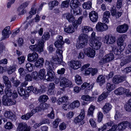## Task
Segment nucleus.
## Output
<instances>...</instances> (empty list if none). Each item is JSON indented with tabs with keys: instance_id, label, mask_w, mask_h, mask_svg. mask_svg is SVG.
Instances as JSON below:
<instances>
[{
	"instance_id": "obj_18",
	"label": "nucleus",
	"mask_w": 131,
	"mask_h": 131,
	"mask_svg": "<svg viewBox=\"0 0 131 131\" xmlns=\"http://www.w3.org/2000/svg\"><path fill=\"white\" fill-rule=\"evenodd\" d=\"M125 80V77L124 76H119L116 75L113 77V82L115 84H117Z\"/></svg>"
},
{
	"instance_id": "obj_39",
	"label": "nucleus",
	"mask_w": 131,
	"mask_h": 131,
	"mask_svg": "<svg viewBox=\"0 0 131 131\" xmlns=\"http://www.w3.org/2000/svg\"><path fill=\"white\" fill-rule=\"evenodd\" d=\"M84 9H90L92 7V3L91 1H88L85 2L82 5Z\"/></svg>"
},
{
	"instance_id": "obj_11",
	"label": "nucleus",
	"mask_w": 131,
	"mask_h": 131,
	"mask_svg": "<svg viewBox=\"0 0 131 131\" xmlns=\"http://www.w3.org/2000/svg\"><path fill=\"white\" fill-rule=\"evenodd\" d=\"M125 36L124 35L120 36L118 37L117 42L118 45L120 47L119 49L121 51H123L125 48L124 45V41L125 39Z\"/></svg>"
},
{
	"instance_id": "obj_22",
	"label": "nucleus",
	"mask_w": 131,
	"mask_h": 131,
	"mask_svg": "<svg viewBox=\"0 0 131 131\" xmlns=\"http://www.w3.org/2000/svg\"><path fill=\"white\" fill-rule=\"evenodd\" d=\"M5 117L9 119L11 121H15L16 119V117L13 114V113L10 111H6L4 114Z\"/></svg>"
},
{
	"instance_id": "obj_62",
	"label": "nucleus",
	"mask_w": 131,
	"mask_h": 131,
	"mask_svg": "<svg viewBox=\"0 0 131 131\" xmlns=\"http://www.w3.org/2000/svg\"><path fill=\"white\" fill-rule=\"evenodd\" d=\"M74 8V9L73 10V14L74 16L79 14L80 13L79 8Z\"/></svg>"
},
{
	"instance_id": "obj_41",
	"label": "nucleus",
	"mask_w": 131,
	"mask_h": 131,
	"mask_svg": "<svg viewBox=\"0 0 131 131\" xmlns=\"http://www.w3.org/2000/svg\"><path fill=\"white\" fill-rule=\"evenodd\" d=\"M80 103L79 101L77 100L73 102L70 104V107L73 109L75 108H78L80 106Z\"/></svg>"
},
{
	"instance_id": "obj_5",
	"label": "nucleus",
	"mask_w": 131,
	"mask_h": 131,
	"mask_svg": "<svg viewBox=\"0 0 131 131\" xmlns=\"http://www.w3.org/2000/svg\"><path fill=\"white\" fill-rule=\"evenodd\" d=\"M114 59V55L112 53H108L104 56L103 58L101 59L99 62L100 65H102L107 62L112 60Z\"/></svg>"
},
{
	"instance_id": "obj_59",
	"label": "nucleus",
	"mask_w": 131,
	"mask_h": 131,
	"mask_svg": "<svg viewBox=\"0 0 131 131\" xmlns=\"http://www.w3.org/2000/svg\"><path fill=\"white\" fill-rule=\"evenodd\" d=\"M122 0H117L116 7L117 8H120L122 7Z\"/></svg>"
},
{
	"instance_id": "obj_48",
	"label": "nucleus",
	"mask_w": 131,
	"mask_h": 131,
	"mask_svg": "<svg viewBox=\"0 0 131 131\" xmlns=\"http://www.w3.org/2000/svg\"><path fill=\"white\" fill-rule=\"evenodd\" d=\"M95 107L94 106L92 105L90 106L88 111V115L89 116H93V111L95 109Z\"/></svg>"
},
{
	"instance_id": "obj_14",
	"label": "nucleus",
	"mask_w": 131,
	"mask_h": 131,
	"mask_svg": "<svg viewBox=\"0 0 131 131\" xmlns=\"http://www.w3.org/2000/svg\"><path fill=\"white\" fill-rule=\"evenodd\" d=\"M128 28V26L125 24L118 26L116 28V31L119 33H124L127 31Z\"/></svg>"
},
{
	"instance_id": "obj_27",
	"label": "nucleus",
	"mask_w": 131,
	"mask_h": 131,
	"mask_svg": "<svg viewBox=\"0 0 131 131\" xmlns=\"http://www.w3.org/2000/svg\"><path fill=\"white\" fill-rule=\"evenodd\" d=\"M112 106L111 105L108 103H106L102 108L103 112L104 114L107 113L109 112Z\"/></svg>"
},
{
	"instance_id": "obj_58",
	"label": "nucleus",
	"mask_w": 131,
	"mask_h": 131,
	"mask_svg": "<svg viewBox=\"0 0 131 131\" xmlns=\"http://www.w3.org/2000/svg\"><path fill=\"white\" fill-rule=\"evenodd\" d=\"M98 121L100 122L102 120L103 118V115L101 112H99L97 114Z\"/></svg>"
},
{
	"instance_id": "obj_52",
	"label": "nucleus",
	"mask_w": 131,
	"mask_h": 131,
	"mask_svg": "<svg viewBox=\"0 0 131 131\" xmlns=\"http://www.w3.org/2000/svg\"><path fill=\"white\" fill-rule=\"evenodd\" d=\"M37 9H34L33 7H32L31 8V10L29 12V13L30 15L28 17H27V19H28L29 18H31L32 17V15L35 14L36 12Z\"/></svg>"
},
{
	"instance_id": "obj_56",
	"label": "nucleus",
	"mask_w": 131,
	"mask_h": 131,
	"mask_svg": "<svg viewBox=\"0 0 131 131\" xmlns=\"http://www.w3.org/2000/svg\"><path fill=\"white\" fill-rule=\"evenodd\" d=\"M40 106L42 111L47 109L50 106V105L46 103H43L41 104Z\"/></svg>"
},
{
	"instance_id": "obj_49",
	"label": "nucleus",
	"mask_w": 131,
	"mask_h": 131,
	"mask_svg": "<svg viewBox=\"0 0 131 131\" xmlns=\"http://www.w3.org/2000/svg\"><path fill=\"white\" fill-rule=\"evenodd\" d=\"M75 80L76 83L80 85L82 83L81 77L78 75L77 74L75 76Z\"/></svg>"
},
{
	"instance_id": "obj_38",
	"label": "nucleus",
	"mask_w": 131,
	"mask_h": 131,
	"mask_svg": "<svg viewBox=\"0 0 131 131\" xmlns=\"http://www.w3.org/2000/svg\"><path fill=\"white\" fill-rule=\"evenodd\" d=\"M68 97L67 96H64L59 98L58 102L59 105L61 104L62 103L67 102L68 100Z\"/></svg>"
},
{
	"instance_id": "obj_30",
	"label": "nucleus",
	"mask_w": 131,
	"mask_h": 131,
	"mask_svg": "<svg viewBox=\"0 0 131 131\" xmlns=\"http://www.w3.org/2000/svg\"><path fill=\"white\" fill-rule=\"evenodd\" d=\"M34 110H32L30 112H29L26 114L22 115L21 117V118L23 120H27L32 116L33 115V112Z\"/></svg>"
},
{
	"instance_id": "obj_8",
	"label": "nucleus",
	"mask_w": 131,
	"mask_h": 131,
	"mask_svg": "<svg viewBox=\"0 0 131 131\" xmlns=\"http://www.w3.org/2000/svg\"><path fill=\"white\" fill-rule=\"evenodd\" d=\"M2 103L5 106H9L14 105L16 103V102L13 99L6 97H4L2 100Z\"/></svg>"
},
{
	"instance_id": "obj_60",
	"label": "nucleus",
	"mask_w": 131,
	"mask_h": 131,
	"mask_svg": "<svg viewBox=\"0 0 131 131\" xmlns=\"http://www.w3.org/2000/svg\"><path fill=\"white\" fill-rule=\"evenodd\" d=\"M89 122L91 125L93 127H96V124L93 119H90L89 120Z\"/></svg>"
},
{
	"instance_id": "obj_29",
	"label": "nucleus",
	"mask_w": 131,
	"mask_h": 131,
	"mask_svg": "<svg viewBox=\"0 0 131 131\" xmlns=\"http://www.w3.org/2000/svg\"><path fill=\"white\" fill-rule=\"evenodd\" d=\"M80 4V3L78 0H72L71 1L70 6L72 9L78 8Z\"/></svg>"
},
{
	"instance_id": "obj_23",
	"label": "nucleus",
	"mask_w": 131,
	"mask_h": 131,
	"mask_svg": "<svg viewBox=\"0 0 131 131\" xmlns=\"http://www.w3.org/2000/svg\"><path fill=\"white\" fill-rule=\"evenodd\" d=\"M45 64L46 66H47V68L48 67V65L47 64L46 65V63H45ZM47 70L48 69H47ZM45 74L46 72L45 71V70L44 69H41L39 72V77L40 79H43L44 77H45L44 79H45V80H47V81H52L53 80V79L54 78V77L55 75L54 74L53 76V78L51 80H48L46 79L45 78L46 76L47 75V74L45 75Z\"/></svg>"
},
{
	"instance_id": "obj_4",
	"label": "nucleus",
	"mask_w": 131,
	"mask_h": 131,
	"mask_svg": "<svg viewBox=\"0 0 131 131\" xmlns=\"http://www.w3.org/2000/svg\"><path fill=\"white\" fill-rule=\"evenodd\" d=\"M60 86L62 87V90L63 91L64 88L68 87H71L73 86L72 82L64 77L60 78Z\"/></svg>"
},
{
	"instance_id": "obj_33",
	"label": "nucleus",
	"mask_w": 131,
	"mask_h": 131,
	"mask_svg": "<svg viewBox=\"0 0 131 131\" xmlns=\"http://www.w3.org/2000/svg\"><path fill=\"white\" fill-rule=\"evenodd\" d=\"M3 78L4 83L5 84L6 86H7L9 87H10L11 85V83L9 80L8 78L6 76L4 75L3 77Z\"/></svg>"
},
{
	"instance_id": "obj_1",
	"label": "nucleus",
	"mask_w": 131,
	"mask_h": 131,
	"mask_svg": "<svg viewBox=\"0 0 131 131\" xmlns=\"http://www.w3.org/2000/svg\"><path fill=\"white\" fill-rule=\"evenodd\" d=\"M62 50L59 49L57 50L56 55L53 57L50 62L46 61V64L48 65L47 68V75L46 76V79L48 80H51L53 78L54 72L53 70L56 68L57 64H61L63 62V57Z\"/></svg>"
},
{
	"instance_id": "obj_53",
	"label": "nucleus",
	"mask_w": 131,
	"mask_h": 131,
	"mask_svg": "<svg viewBox=\"0 0 131 131\" xmlns=\"http://www.w3.org/2000/svg\"><path fill=\"white\" fill-rule=\"evenodd\" d=\"M17 11L19 15H23L26 12V10L20 6L18 8Z\"/></svg>"
},
{
	"instance_id": "obj_50",
	"label": "nucleus",
	"mask_w": 131,
	"mask_h": 131,
	"mask_svg": "<svg viewBox=\"0 0 131 131\" xmlns=\"http://www.w3.org/2000/svg\"><path fill=\"white\" fill-rule=\"evenodd\" d=\"M49 99L48 96L46 95H43L40 96L38 99L39 102H45L47 101Z\"/></svg>"
},
{
	"instance_id": "obj_40",
	"label": "nucleus",
	"mask_w": 131,
	"mask_h": 131,
	"mask_svg": "<svg viewBox=\"0 0 131 131\" xmlns=\"http://www.w3.org/2000/svg\"><path fill=\"white\" fill-rule=\"evenodd\" d=\"M115 85L112 83H107L106 84V88L108 91L110 92L115 89Z\"/></svg>"
},
{
	"instance_id": "obj_57",
	"label": "nucleus",
	"mask_w": 131,
	"mask_h": 131,
	"mask_svg": "<svg viewBox=\"0 0 131 131\" xmlns=\"http://www.w3.org/2000/svg\"><path fill=\"white\" fill-rule=\"evenodd\" d=\"M52 110L50 113L48 114L47 115V117L51 119L54 118V112L53 109L52 108Z\"/></svg>"
},
{
	"instance_id": "obj_17",
	"label": "nucleus",
	"mask_w": 131,
	"mask_h": 131,
	"mask_svg": "<svg viewBox=\"0 0 131 131\" xmlns=\"http://www.w3.org/2000/svg\"><path fill=\"white\" fill-rule=\"evenodd\" d=\"M38 58V54L36 52L29 53L28 56V60L30 62H35Z\"/></svg>"
},
{
	"instance_id": "obj_43",
	"label": "nucleus",
	"mask_w": 131,
	"mask_h": 131,
	"mask_svg": "<svg viewBox=\"0 0 131 131\" xmlns=\"http://www.w3.org/2000/svg\"><path fill=\"white\" fill-rule=\"evenodd\" d=\"M82 30L83 33H86L90 31H92L93 29L90 26H85L82 27Z\"/></svg>"
},
{
	"instance_id": "obj_10",
	"label": "nucleus",
	"mask_w": 131,
	"mask_h": 131,
	"mask_svg": "<svg viewBox=\"0 0 131 131\" xmlns=\"http://www.w3.org/2000/svg\"><path fill=\"white\" fill-rule=\"evenodd\" d=\"M89 44L93 48L97 50L100 49L102 44L98 40L95 39L94 40H90Z\"/></svg>"
},
{
	"instance_id": "obj_35",
	"label": "nucleus",
	"mask_w": 131,
	"mask_h": 131,
	"mask_svg": "<svg viewBox=\"0 0 131 131\" xmlns=\"http://www.w3.org/2000/svg\"><path fill=\"white\" fill-rule=\"evenodd\" d=\"M124 88L122 87H119L114 91L115 94L117 95H121L124 93Z\"/></svg>"
},
{
	"instance_id": "obj_51",
	"label": "nucleus",
	"mask_w": 131,
	"mask_h": 131,
	"mask_svg": "<svg viewBox=\"0 0 131 131\" xmlns=\"http://www.w3.org/2000/svg\"><path fill=\"white\" fill-rule=\"evenodd\" d=\"M16 69L15 65H13L12 66H10L8 68L7 72L9 74H10L15 70Z\"/></svg>"
},
{
	"instance_id": "obj_12",
	"label": "nucleus",
	"mask_w": 131,
	"mask_h": 131,
	"mask_svg": "<svg viewBox=\"0 0 131 131\" xmlns=\"http://www.w3.org/2000/svg\"><path fill=\"white\" fill-rule=\"evenodd\" d=\"M84 53L88 56L91 57H94L95 55V50L89 47L84 48Z\"/></svg>"
},
{
	"instance_id": "obj_61",
	"label": "nucleus",
	"mask_w": 131,
	"mask_h": 131,
	"mask_svg": "<svg viewBox=\"0 0 131 131\" xmlns=\"http://www.w3.org/2000/svg\"><path fill=\"white\" fill-rule=\"evenodd\" d=\"M40 123H41V125L44 124H49L50 123V122L48 119L44 118L41 120Z\"/></svg>"
},
{
	"instance_id": "obj_20",
	"label": "nucleus",
	"mask_w": 131,
	"mask_h": 131,
	"mask_svg": "<svg viewBox=\"0 0 131 131\" xmlns=\"http://www.w3.org/2000/svg\"><path fill=\"white\" fill-rule=\"evenodd\" d=\"M89 17L90 20L93 22H96L98 18V15L95 11H92L89 14Z\"/></svg>"
},
{
	"instance_id": "obj_63",
	"label": "nucleus",
	"mask_w": 131,
	"mask_h": 131,
	"mask_svg": "<svg viewBox=\"0 0 131 131\" xmlns=\"http://www.w3.org/2000/svg\"><path fill=\"white\" fill-rule=\"evenodd\" d=\"M18 60L19 63L21 64L24 62L25 60V58L24 56H21L19 57H18Z\"/></svg>"
},
{
	"instance_id": "obj_21",
	"label": "nucleus",
	"mask_w": 131,
	"mask_h": 131,
	"mask_svg": "<svg viewBox=\"0 0 131 131\" xmlns=\"http://www.w3.org/2000/svg\"><path fill=\"white\" fill-rule=\"evenodd\" d=\"M84 116V110H82L80 114L74 119V123L77 124L80 122L83 119Z\"/></svg>"
},
{
	"instance_id": "obj_36",
	"label": "nucleus",
	"mask_w": 131,
	"mask_h": 131,
	"mask_svg": "<svg viewBox=\"0 0 131 131\" xmlns=\"http://www.w3.org/2000/svg\"><path fill=\"white\" fill-rule=\"evenodd\" d=\"M83 18V17H80L77 20L75 21L73 23V26L75 28H77L79 25L81 23L82 20Z\"/></svg>"
},
{
	"instance_id": "obj_45",
	"label": "nucleus",
	"mask_w": 131,
	"mask_h": 131,
	"mask_svg": "<svg viewBox=\"0 0 131 131\" xmlns=\"http://www.w3.org/2000/svg\"><path fill=\"white\" fill-rule=\"evenodd\" d=\"M17 89L18 93L19 95L21 96H24L28 94V93H26L25 91L22 88H21L20 87H18Z\"/></svg>"
},
{
	"instance_id": "obj_6",
	"label": "nucleus",
	"mask_w": 131,
	"mask_h": 131,
	"mask_svg": "<svg viewBox=\"0 0 131 131\" xmlns=\"http://www.w3.org/2000/svg\"><path fill=\"white\" fill-rule=\"evenodd\" d=\"M10 27L8 26L5 27L2 31V40H5L8 38L11 34V32L10 30Z\"/></svg>"
},
{
	"instance_id": "obj_2",
	"label": "nucleus",
	"mask_w": 131,
	"mask_h": 131,
	"mask_svg": "<svg viewBox=\"0 0 131 131\" xmlns=\"http://www.w3.org/2000/svg\"><path fill=\"white\" fill-rule=\"evenodd\" d=\"M50 36V35L48 32H45L42 36V38L38 40L37 44L30 45L29 48L34 51H37L39 53L42 52L43 50V48L45 40H48Z\"/></svg>"
},
{
	"instance_id": "obj_16",
	"label": "nucleus",
	"mask_w": 131,
	"mask_h": 131,
	"mask_svg": "<svg viewBox=\"0 0 131 131\" xmlns=\"http://www.w3.org/2000/svg\"><path fill=\"white\" fill-rule=\"evenodd\" d=\"M46 91V87L43 85L40 86L39 88H34L33 92L35 94H41Z\"/></svg>"
},
{
	"instance_id": "obj_32",
	"label": "nucleus",
	"mask_w": 131,
	"mask_h": 131,
	"mask_svg": "<svg viewBox=\"0 0 131 131\" xmlns=\"http://www.w3.org/2000/svg\"><path fill=\"white\" fill-rule=\"evenodd\" d=\"M108 93L107 91L103 92L98 98L97 101L100 102L106 99L108 95Z\"/></svg>"
},
{
	"instance_id": "obj_26",
	"label": "nucleus",
	"mask_w": 131,
	"mask_h": 131,
	"mask_svg": "<svg viewBox=\"0 0 131 131\" xmlns=\"http://www.w3.org/2000/svg\"><path fill=\"white\" fill-rule=\"evenodd\" d=\"M65 32L68 33H72L75 32V29L73 26L72 25L68 26H66L64 28Z\"/></svg>"
},
{
	"instance_id": "obj_42",
	"label": "nucleus",
	"mask_w": 131,
	"mask_h": 131,
	"mask_svg": "<svg viewBox=\"0 0 131 131\" xmlns=\"http://www.w3.org/2000/svg\"><path fill=\"white\" fill-rule=\"evenodd\" d=\"M43 59L42 58H40L38 60L35 62V66L38 67L39 66H41L43 63Z\"/></svg>"
},
{
	"instance_id": "obj_24",
	"label": "nucleus",
	"mask_w": 131,
	"mask_h": 131,
	"mask_svg": "<svg viewBox=\"0 0 131 131\" xmlns=\"http://www.w3.org/2000/svg\"><path fill=\"white\" fill-rule=\"evenodd\" d=\"M129 124L130 123L127 121H123L119 123L118 125V129L119 130H123L127 128L128 126H129L130 128H131Z\"/></svg>"
},
{
	"instance_id": "obj_9",
	"label": "nucleus",
	"mask_w": 131,
	"mask_h": 131,
	"mask_svg": "<svg viewBox=\"0 0 131 131\" xmlns=\"http://www.w3.org/2000/svg\"><path fill=\"white\" fill-rule=\"evenodd\" d=\"M57 41L54 42L55 46L57 48H62L64 43L62 36L58 35L57 37Z\"/></svg>"
},
{
	"instance_id": "obj_28",
	"label": "nucleus",
	"mask_w": 131,
	"mask_h": 131,
	"mask_svg": "<svg viewBox=\"0 0 131 131\" xmlns=\"http://www.w3.org/2000/svg\"><path fill=\"white\" fill-rule=\"evenodd\" d=\"M63 16L64 18L66 17L69 22H73L75 20V18L72 15L70 14L69 13L64 14Z\"/></svg>"
},
{
	"instance_id": "obj_15",
	"label": "nucleus",
	"mask_w": 131,
	"mask_h": 131,
	"mask_svg": "<svg viewBox=\"0 0 131 131\" xmlns=\"http://www.w3.org/2000/svg\"><path fill=\"white\" fill-rule=\"evenodd\" d=\"M116 38L115 37L110 35H106L105 38L104 42L107 44H112L115 42Z\"/></svg>"
},
{
	"instance_id": "obj_54",
	"label": "nucleus",
	"mask_w": 131,
	"mask_h": 131,
	"mask_svg": "<svg viewBox=\"0 0 131 131\" xmlns=\"http://www.w3.org/2000/svg\"><path fill=\"white\" fill-rule=\"evenodd\" d=\"M13 125L10 122H8L4 126L5 128L6 129L10 130L13 128Z\"/></svg>"
},
{
	"instance_id": "obj_25",
	"label": "nucleus",
	"mask_w": 131,
	"mask_h": 131,
	"mask_svg": "<svg viewBox=\"0 0 131 131\" xmlns=\"http://www.w3.org/2000/svg\"><path fill=\"white\" fill-rule=\"evenodd\" d=\"M105 81V77L102 75H99L97 77L96 80V82L98 83L100 86L104 83Z\"/></svg>"
},
{
	"instance_id": "obj_47",
	"label": "nucleus",
	"mask_w": 131,
	"mask_h": 131,
	"mask_svg": "<svg viewBox=\"0 0 131 131\" xmlns=\"http://www.w3.org/2000/svg\"><path fill=\"white\" fill-rule=\"evenodd\" d=\"M125 109L126 111L130 112L131 110V100L129 99L125 105Z\"/></svg>"
},
{
	"instance_id": "obj_31",
	"label": "nucleus",
	"mask_w": 131,
	"mask_h": 131,
	"mask_svg": "<svg viewBox=\"0 0 131 131\" xmlns=\"http://www.w3.org/2000/svg\"><path fill=\"white\" fill-rule=\"evenodd\" d=\"M10 80L13 83V86L16 87H17L21 83V82L19 80L17 79L15 80V78L14 77L10 78Z\"/></svg>"
},
{
	"instance_id": "obj_7",
	"label": "nucleus",
	"mask_w": 131,
	"mask_h": 131,
	"mask_svg": "<svg viewBox=\"0 0 131 131\" xmlns=\"http://www.w3.org/2000/svg\"><path fill=\"white\" fill-rule=\"evenodd\" d=\"M95 28L97 31L102 32L106 30L108 27L105 24L99 22L96 24Z\"/></svg>"
},
{
	"instance_id": "obj_55",
	"label": "nucleus",
	"mask_w": 131,
	"mask_h": 131,
	"mask_svg": "<svg viewBox=\"0 0 131 131\" xmlns=\"http://www.w3.org/2000/svg\"><path fill=\"white\" fill-rule=\"evenodd\" d=\"M27 70L29 72H31L33 69V64L29 63H27L26 66Z\"/></svg>"
},
{
	"instance_id": "obj_44",
	"label": "nucleus",
	"mask_w": 131,
	"mask_h": 131,
	"mask_svg": "<svg viewBox=\"0 0 131 131\" xmlns=\"http://www.w3.org/2000/svg\"><path fill=\"white\" fill-rule=\"evenodd\" d=\"M94 97H91L89 95H83L81 97V99L85 101H92L93 100Z\"/></svg>"
},
{
	"instance_id": "obj_19",
	"label": "nucleus",
	"mask_w": 131,
	"mask_h": 131,
	"mask_svg": "<svg viewBox=\"0 0 131 131\" xmlns=\"http://www.w3.org/2000/svg\"><path fill=\"white\" fill-rule=\"evenodd\" d=\"M70 65L74 69H77L81 66V62L79 61L72 60L70 62Z\"/></svg>"
},
{
	"instance_id": "obj_3",
	"label": "nucleus",
	"mask_w": 131,
	"mask_h": 131,
	"mask_svg": "<svg viewBox=\"0 0 131 131\" xmlns=\"http://www.w3.org/2000/svg\"><path fill=\"white\" fill-rule=\"evenodd\" d=\"M79 42L76 45V47L78 49L84 47L87 44L88 40V35L85 34H81L79 37Z\"/></svg>"
},
{
	"instance_id": "obj_34",
	"label": "nucleus",
	"mask_w": 131,
	"mask_h": 131,
	"mask_svg": "<svg viewBox=\"0 0 131 131\" xmlns=\"http://www.w3.org/2000/svg\"><path fill=\"white\" fill-rule=\"evenodd\" d=\"M12 85L10 87L6 86L5 90V93L8 97L11 96L12 94V90L11 89Z\"/></svg>"
},
{
	"instance_id": "obj_64",
	"label": "nucleus",
	"mask_w": 131,
	"mask_h": 131,
	"mask_svg": "<svg viewBox=\"0 0 131 131\" xmlns=\"http://www.w3.org/2000/svg\"><path fill=\"white\" fill-rule=\"evenodd\" d=\"M70 0L64 1L61 4V6L63 7H67L69 5Z\"/></svg>"
},
{
	"instance_id": "obj_37",
	"label": "nucleus",
	"mask_w": 131,
	"mask_h": 131,
	"mask_svg": "<svg viewBox=\"0 0 131 131\" xmlns=\"http://www.w3.org/2000/svg\"><path fill=\"white\" fill-rule=\"evenodd\" d=\"M131 58L128 57L126 59H122L121 60L120 63L121 66L122 67L124 66L127 63H128L130 62Z\"/></svg>"
},
{
	"instance_id": "obj_13",
	"label": "nucleus",
	"mask_w": 131,
	"mask_h": 131,
	"mask_svg": "<svg viewBox=\"0 0 131 131\" xmlns=\"http://www.w3.org/2000/svg\"><path fill=\"white\" fill-rule=\"evenodd\" d=\"M30 128L28 126L27 124L25 123H20L17 129V131H30Z\"/></svg>"
},
{
	"instance_id": "obj_46",
	"label": "nucleus",
	"mask_w": 131,
	"mask_h": 131,
	"mask_svg": "<svg viewBox=\"0 0 131 131\" xmlns=\"http://www.w3.org/2000/svg\"><path fill=\"white\" fill-rule=\"evenodd\" d=\"M58 4V2L56 1H51L49 3V7L50 9L51 10L54 6L57 5Z\"/></svg>"
}]
</instances>
